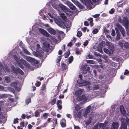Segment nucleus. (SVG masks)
<instances>
[{"mask_svg":"<svg viewBox=\"0 0 129 129\" xmlns=\"http://www.w3.org/2000/svg\"><path fill=\"white\" fill-rule=\"evenodd\" d=\"M43 49L44 50L47 52H49V50H51L52 47L50 46V44L47 42L43 43Z\"/></svg>","mask_w":129,"mask_h":129,"instance_id":"nucleus-1","label":"nucleus"},{"mask_svg":"<svg viewBox=\"0 0 129 129\" xmlns=\"http://www.w3.org/2000/svg\"><path fill=\"white\" fill-rule=\"evenodd\" d=\"M88 8H91L93 3L91 0H80Z\"/></svg>","mask_w":129,"mask_h":129,"instance_id":"nucleus-2","label":"nucleus"},{"mask_svg":"<svg viewBox=\"0 0 129 129\" xmlns=\"http://www.w3.org/2000/svg\"><path fill=\"white\" fill-rule=\"evenodd\" d=\"M122 22L123 23V26L125 28L129 27V22L128 18L124 17L123 18Z\"/></svg>","mask_w":129,"mask_h":129,"instance_id":"nucleus-3","label":"nucleus"},{"mask_svg":"<svg viewBox=\"0 0 129 129\" xmlns=\"http://www.w3.org/2000/svg\"><path fill=\"white\" fill-rule=\"evenodd\" d=\"M116 26L120 31L122 36L123 37L124 36H125V32L124 28L118 23L116 24Z\"/></svg>","mask_w":129,"mask_h":129,"instance_id":"nucleus-4","label":"nucleus"},{"mask_svg":"<svg viewBox=\"0 0 129 129\" xmlns=\"http://www.w3.org/2000/svg\"><path fill=\"white\" fill-rule=\"evenodd\" d=\"M77 83L79 84V86L81 87L86 86L90 84V82H82V81H79V80L77 81Z\"/></svg>","mask_w":129,"mask_h":129,"instance_id":"nucleus-5","label":"nucleus"},{"mask_svg":"<svg viewBox=\"0 0 129 129\" xmlns=\"http://www.w3.org/2000/svg\"><path fill=\"white\" fill-rule=\"evenodd\" d=\"M39 32L44 36L47 37H49L50 34L45 30L41 28H39Z\"/></svg>","mask_w":129,"mask_h":129,"instance_id":"nucleus-6","label":"nucleus"},{"mask_svg":"<svg viewBox=\"0 0 129 129\" xmlns=\"http://www.w3.org/2000/svg\"><path fill=\"white\" fill-rule=\"evenodd\" d=\"M90 68L87 64L84 65L82 68L83 70V73L84 74L87 73V72L88 71L90 70Z\"/></svg>","mask_w":129,"mask_h":129,"instance_id":"nucleus-7","label":"nucleus"},{"mask_svg":"<svg viewBox=\"0 0 129 129\" xmlns=\"http://www.w3.org/2000/svg\"><path fill=\"white\" fill-rule=\"evenodd\" d=\"M107 46L108 47V48L110 51V53H111L112 54L114 50L113 44L109 42Z\"/></svg>","mask_w":129,"mask_h":129,"instance_id":"nucleus-8","label":"nucleus"},{"mask_svg":"<svg viewBox=\"0 0 129 129\" xmlns=\"http://www.w3.org/2000/svg\"><path fill=\"white\" fill-rule=\"evenodd\" d=\"M119 126V123L115 122L112 123L111 129H118Z\"/></svg>","mask_w":129,"mask_h":129,"instance_id":"nucleus-9","label":"nucleus"},{"mask_svg":"<svg viewBox=\"0 0 129 129\" xmlns=\"http://www.w3.org/2000/svg\"><path fill=\"white\" fill-rule=\"evenodd\" d=\"M21 62L27 67L29 68H31L30 65L22 58H21Z\"/></svg>","mask_w":129,"mask_h":129,"instance_id":"nucleus-10","label":"nucleus"},{"mask_svg":"<svg viewBox=\"0 0 129 129\" xmlns=\"http://www.w3.org/2000/svg\"><path fill=\"white\" fill-rule=\"evenodd\" d=\"M91 106H89L87 107L84 113V117L86 116L87 114L90 112Z\"/></svg>","mask_w":129,"mask_h":129,"instance_id":"nucleus-11","label":"nucleus"},{"mask_svg":"<svg viewBox=\"0 0 129 129\" xmlns=\"http://www.w3.org/2000/svg\"><path fill=\"white\" fill-rule=\"evenodd\" d=\"M84 90L83 89H79L77 90L75 92V95L76 96H79L83 93Z\"/></svg>","mask_w":129,"mask_h":129,"instance_id":"nucleus-12","label":"nucleus"},{"mask_svg":"<svg viewBox=\"0 0 129 129\" xmlns=\"http://www.w3.org/2000/svg\"><path fill=\"white\" fill-rule=\"evenodd\" d=\"M76 100L78 101H80L82 100L86 101V99L85 95H83L82 96H77L76 98Z\"/></svg>","mask_w":129,"mask_h":129,"instance_id":"nucleus-13","label":"nucleus"},{"mask_svg":"<svg viewBox=\"0 0 129 129\" xmlns=\"http://www.w3.org/2000/svg\"><path fill=\"white\" fill-rule=\"evenodd\" d=\"M47 30L51 34L55 35L56 34V31L51 28H47Z\"/></svg>","mask_w":129,"mask_h":129,"instance_id":"nucleus-14","label":"nucleus"},{"mask_svg":"<svg viewBox=\"0 0 129 129\" xmlns=\"http://www.w3.org/2000/svg\"><path fill=\"white\" fill-rule=\"evenodd\" d=\"M59 7L64 11H67L68 9L64 5L62 4H60L59 5Z\"/></svg>","mask_w":129,"mask_h":129,"instance_id":"nucleus-15","label":"nucleus"},{"mask_svg":"<svg viewBox=\"0 0 129 129\" xmlns=\"http://www.w3.org/2000/svg\"><path fill=\"white\" fill-rule=\"evenodd\" d=\"M74 115L75 117H77L79 118H81V113L80 111L78 113L76 112H74Z\"/></svg>","mask_w":129,"mask_h":129,"instance_id":"nucleus-16","label":"nucleus"},{"mask_svg":"<svg viewBox=\"0 0 129 129\" xmlns=\"http://www.w3.org/2000/svg\"><path fill=\"white\" fill-rule=\"evenodd\" d=\"M66 121L64 119L61 120L60 122L61 126L62 127H64L66 126Z\"/></svg>","mask_w":129,"mask_h":129,"instance_id":"nucleus-17","label":"nucleus"},{"mask_svg":"<svg viewBox=\"0 0 129 129\" xmlns=\"http://www.w3.org/2000/svg\"><path fill=\"white\" fill-rule=\"evenodd\" d=\"M64 25L67 28L70 27V22L64 21V22H62Z\"/></svg>","mask_w":129,"mask_h":129,"instance_id":"nucleus-18","label":"nucleus"},{"mask_svg":"<svg viewBox=\"0 0 129 129\" xmlns=\"http://www.w3.org/2000/svg\"><path fill=\"white\" fill-rule=\"evenodd\" d=\"M35 56L39 57L40 59H42L43 58L42 55L39 52H36L35 54Z\"/></svg>","mask_w":129,"mask_h":129,"instance_id":"nucleus-19","label":"nucleus"},{"mask_svg":"<svg viewBox=\"0 0 129 129\" xmlns=\"http://www.w3.org/2000/svg\"><path fill=\"white\" fill-rule=\"evenodd\" d=\"M55 22L57 23L59 26L61 27L64 29L65 28V27L63 23H62V22L61 21V22L60 23V22H58V21L57 22L55 21Z\"/></svg>","mask_w":129,"mask_h":129,"instance_id":"nucleus-20","label":"nucleus"},{"mask_svg":"<svg viewBox=\"0 0 129 129\" xmlns=\"http://www.w3.org/2000/svg\"><path fill=\"white\" fill-rule=\"evenodd\" d=\"M3 68H0V75L1 76H3L6 74V72Z\"/></svg>","mask_w":129,"mask_h":129,"instance_id":"nucleus-21","label":"nucleus"},{"mask_svg":"<svg viewBox=\"0 0 129 129\" xmlns=\"http://www.w3.org/2000/svg\"><path fill=\"white\" fill-rule=\"evenodd\" d=\"M119 129H127L126 123H121V126Z\"/></svg>","mask_w":129,"mask_h":129,"instance_id":"nucleus-22","label":"nucleus"},{"mask_svg":"<svg viewBox=\"0 0 129 129\" xmlns=\"http://www.w3.org/2000/svg\"><path fill=\"white\" fill-rule=\"evenodd\" d=\"M39 112L37 110L35 112V116L36 117L39 116L40 115L39 113L42 112V111L41 109L39 110Z\"/></svg>","mask_w":129,"mask_h":129,"instance_id":"nucleus-23","label":"nucleus"},{"mask_svg":"<svg viewBox=\"0 0 129 129\" xmlns=\"http://www.w3.org/2000/svg\"><path fill=\"white\" fill-rule=\"evenodd\" d=\"M115 30L117 33V35L116 38L117 40H119L120 38V34L118 31V30L117 28H116Z\"/></svg>","mask_w":129,"mask_h":129,"instance_id":"nucleus-24","label":"nucleus"},{"mask_svg":"<svg viewBox=\"0 0 129 129\" xmlns=\"http://www.w3.org/2000/svg\"><path fill=\"white\" fill-rule=\"evenodd\" d=\"M102 45L101 43L99 44V46L98 47V49L99 51L101 53H102L103 52L102 49Z\"/></svg>","mask_w":129,"mask_h":129,"instance_id":"nucleus-25","label":"nucleus"},{"mask_svg":"<svg viewBox=\"0 0 129 129\" xmlns=\"http://www.w3.org/2000/svg\"><path fill=\"white\" fill-rule=\"evenodd\" d=\"M13 57L17 63H19L20 62H21V59H20L19 57H17L16 55H14Z\"/></svg>","mask_w":129,"mask_h":129,"instance_id":"nucleus-26","label":"nucleus"},{"mask_svg":"<svg viewBox=\"0 0 129 129\" xmlns=\"http://www.w3.org/2000/svg\"><path fill=\"white\" fill-rule=\"evenodd\" d=\"M80 104H78L76 105L75 107V109L77 112L81 108Z\"/></svg>","mask_w":129,"mask_h":129,"instance_id":"nucleus-27","label":"nucleus"},{"mask_svg":"<svg viewBox=\"0 0 129 129\" xmlns=\"http://www.w3.org/2000/svg\"><path fill=\"white\" fill-rule=\"evenodd\" d=\"M16 71V72H18L19 73L22 75H23L24 74V72L23 71L19 68H17Z\"/></svg>","mask_w":129,"mask_h":129,"instance_id":"nucleus-28","label":"nucleus"},{"mask_svg":"<svg viewBox=\"0 0 129 129\" xmlns=\"http://www.w3.org/2000/svg\"><path fill=\"white\" fill-rule=\"evenodd\" d=\"M60 16L62 18V19L64 21L66 20L67 19V17L65 16V14L64 13H61L60 14Z\"/></svg>","mask_w":129,"mask_h":129,"instance_id":"nucleus-29","label":"nucleus"},{"mask_svg":"<svg viewBox=\"0 0 129 129\" xmlns=\"http://www.w3.org/2000/svg\"><path fill=\"white\" fill-rule=\"evenodd\" d=\"M34 58L31 57H28L26 58V59L27 61L32 63L33 60H34Z\"/></svg>","mask_w":129,"mask_h":129,"instance_id":"nucleus-30","label":"nucleus"},{"mask_svg":"<svg viewBox=\"0 0 129 129\" xmlns=\"http://www.w3.org/2000/svg\"><path fill=\"white\" fill-rule=\"evenodd\" d=\"M99 88V84L95 85L93 86L92 89L93 90H96Z\"/></svg>","mask_w":129,"mask_h":129,"instance_id":"nucleus-31","label":"nucleus"},{"mask_svg":"<svg viewBox=\"0 0 129 129\" xmlns=\"http://www.w3.org/2000/svg\"><path fill=\"white\" fill-rule=\"evenodd\" d=\"M88 20L90 21V26L91 27L93 26V19L92 18L90 17L88 19Z\"/></svg>","mask_w":129,"mask_h":129,"instance_id":"nucleus-32","label":"nucleus"},{"mask_svg":"<svg viewBox=\"0 0 129 129\" xmlns=\"http://www.w3.org/2000/svg\"><path fill=\"white\" fill-rule=\"evenodd\" d=\"M76 5H77L78 7L80 9H82L83 8V7L82 5L79 2H76Z\"/></svg>","mask_w":129,"mask_h":129,"instance_id":"nucleus-33","label":"nucleus"},{"mask_svg":"<svg viewBox=\"0 0 129 129\" xmlns=\"http://www.w3.org/2000/svg\"><path fill=\"white\" fill-rule=\"evenodd\" d=\"M69 7L72 10H75L76 9L75 6L71 3L69 5Z\"/></svg>","mask_w":129,"mask_h":129,"instance_id":"nucleus-34","label":"nucleus"},{"mask_svg":"<svg viewBox=\"0 0 129 129\" xmlns=\"http://www.w3.org/2000/svg\"><path fill=\"white\" fill-rule=\"evenodd\" d=\"M56 101V99L55 98H53L51 101L50 103L51 105H53L55 104Z\"/></svg>","mask_w":129,"mask_h":129,"instance_id":"nucleus-35","label":"nucleus"},{"mask_svg":"<svg viewBox=\"0 0 129 129\" xmlns=\"http://www.w3.org/2000/svg\"><path fill=\"white\" fill-rule=\"evenodd\" d=\"M61 66L63 70H65L67 69V67L66 64L63 63L61 64Z\"/></svg>","mask_w":129,"mask_h":129,"instance_id":"nucleus-36","label":"nucleus"},{"mask_svg":"<svg viewBox=\"0 0 129 129\" xmlns=\"http://www.w3.org/2000/svg\"><path fill=\"white\" fill-rule=\"evenodd\" d=\"M104 52L106 53L107 54H111V53H110V51L107 48H104Z\"/></svg>","mask_w":129,"mask_h":129,"instance_id":"nucleus-37","label":"nucleus"},{"mask_svg":"<svg viewBox=\"0 0 129 129\" xmlns=\"http://www.w3.org/2000/svg\"><path fill=\"white\" fill-rule=\"evenodd\" d=\"M87 63H90L91 64H95V61L94 60H86Z\"/></svg>","mask_w":129,"mask_h":129,"instance_id":"nucleus-38","label":"nucleus"},{"mask_svg":"<svg viewBox=\"0 0 129 129\" xmlns=\"http://www.w3.org/2000/svg\"><path fill=\"white\" fill-rule=\"evenodd\" d=\"M19 46L20 47L22 48V49H23L24 48L25 46L22 43V42L21 41L19 43Z\"/></svg>","mask_w":129,"mask_h":129,"instance_id":"nucleus-39","label":"nucleus"},{"mask_svg":"<svg viewBox=\"0 0 129 129\" xmlns=\"http://www.w3.org/2000/svg\"><path fill=\"white\" fill-rule=\"evenodd\" d=\"M73 60V57L72 56H70L69 58L68 62L71 63L72 62Z\"/></svg>","mask_w":129,"mask_h":129,"instance_id":"nucleus-40","label":"nucleus"},{"mask_svg":"<svg viewBox=\"0 0 129 129\" xmlns=\"http://www.w3.org/2000/svg\"><path fill=\"white\" fill-rule=\"evenodd\" d=\"M5 79L7 83H9L11 82L10 79L8 77H5Z\"/></svg>","mask_w":129,"mask_h":129,"instance_id":"nucleus-41","label":"nucleus"},{"mask_svg":"<svg viewBox=\"0 0 129 129\" xmlns=\"http://www.w3.org/2000/svg\"><path fill=\"white\" fill-rule=\"evenodd\" d=\"M119 46L122 49H123V48L124 46L123 45V44L122 42L121 41H119L118 43Z\"/></svg>","mask_w":129,"mask_h":129,"instance_id":"nucleus-42","label":"nucleus"},{"mask_svg":"<svg viewBox=\"0 0 129 129\" xmlns=\"http://www.w3.org/2000/svg\"><path fill=\"white\" fill-rule=\"evenodd\" d=\"M124 46L125 48H129V43L127 42L125 43Z\"/></svg>","mask_w":129,"mask_h":129,"instance_id":"nucleus-43","label":"nucleus"},{"mask_svg":"<svg viewBox=\"0 0 129 129\" xmlns=\"http://www.w3.org/2000/svg\"><path fill=\"white\" fill-rule=\"evenodd\" d=\"M23 50L24 52L26 54L29 55H30L31 54L26 49H25V48L23 49Z\"/></svg>","mask_w":129,"mask_h":129,"instance_id":"nucleus-44","label":"nucleus"},{"mask_svg":"<svg viewBox=\"0 0 129 129\" xmlns=\"http://www.w3.org/2000/svg\"><path fill=\"white\" fill-rule=\"evenodd\" d=\"M31 98H30L29 97L27 99H26V104H28L29 103L31 102Z\"/></svg>","mask_w":129,"mask_h":129,"instance_id":"nucleus-45","label":"nucleus"},{"mask_svg":"<svg viewBox=\"0 0 129 129\" xmlns=\"http://www.w3.org/2000/svg\"><path fill=\"white\" fill-rule=\"evenodd\" d=\"M48 114L47 113H44L43 115L44 119H46L48 116Z\"/></svg>","mask_w":129,"mask_h":129,"instance_id":"nucleus-46","label":"nucleus"},{"mask_svg":"<svg viewBox=\"0 0 129 129\" xmlns=\"http://www.w3.org/2000/svg\"><path fill=\"white\" fill-rule=\"evenodd\" d=\"M82 35V32L80 31H78L77 32V36L78 37H80Z\"/></svg>","mask_w":129,"mask_h":129,"instance_id":"nucleus-47","label":"nucleus"},{"mask_svg":"<svg viewBox=\"0 0 129 129\" xmlns=\"http://www.w3.org/2000/svg\"><path fill=\"white\" fill-rule=\"evenodd\" d=\"M70 54V52L69 51L66 52L65 53V58H67L69 56Z\"/></svg>","mask_w":129,"mask_h":129,"instance_id":"nucleus-48","label":"nucleus"},{"mask_svg":"<svg viewBox=\"0 0 129 129\" xmlns=\"http://www.w3.org/2000/svg\"><path fill=\"white\" fill-rule=\"evenodd\" d=\"M120 109L121 111L122 112V111H124V112L126 113V112L124 110V108L123 106L122 105H121L120 108Z\"/></svg>","mask_w":129,"mask_h":129,"instance_id":"nucleus-49","label":"nucleus"},{"mask_svg":"<svg viewBox=\"0 0 129 129\" xmlns=\"http://www.w3.org/2000/svg\"><path fill=\"white\" fill-rule=\"evenodd\" d=\"M41 84V82H40L38 81L35 83V85L37 87H39Z\"/></svg>","mask_w":129,"mask_h":129,"instance_id":"nucleus-50","label":"nucleus"},{"mask_svg":"<svg viewBox=\"0 0 129 129\" xmlns=\"http://www.w3.org/2000/svg\"><path fill=\"white\" fill-rule=\"evenodd\" d=\"M62 59V57L61 56H59L58 57V58L57 59L56 62L57 63L59 62Z\"/></svg>","mask_w":129,"mask_h":129,"instance_id":"nucleus-51","label":"nucleus"},{"mask_svg":"<svg viewBox=\"0 0 129 129\" xmlns=\"http://www.w3.org/2000/svg\"><path fill=\"white\" fill-rule=\"evenodd\" d=\"M18 119L17 118L14 119V120L13 123L14 124L17 123L18 122Z\"/></svg>","mask_w":129,"mask_h":129,"instance_id":"nucleus-52","label":"nucleus"},{"mask_svg":"<svg viewBox=\"0 0 129 129\" xmlns=\"http://www.w3.org/2000/svg\"><path fill=\"white\" fill-rule=\"evenodd\" d=\"M18 64V65L20 67L21 69H23L24 67L22 65L21 63L20 62H19V63H17Z\"/></svg>","mask_w":129,"mask_h":129,"instance_id":"nucleus-53","label":"nucleus"},{"mask_svg":"<svg viewBox=\"0 0 129 129\" xmlns=\"http://www.w3.org/2000/svg\"><path fill=\"white\" fill-rule=\"evenodd\" d=\"M64 32L62 31H58V34L59 35H64Z\"/></svg>","mask_w":129,"mask_h":129,"instance_id":"nucleus-54","label":"nucleus"},{"mask_svg":"<svg viewBox=\"0 0 129 129\" xmlns=\"http://www.w3.org/2000/svg\"><path fill=\"white\" fill-rule=\"evenodd\" d=\"M88 41L87 40H86L84 43L83 45L85 46H86L88 44Z\"/></svg>","mask_w":129,"mask_h":129,"instance_id":"nucleus-55","label":"nucleus"},{"mask_svg":"<svg viewBox=\"0 0 129 129\" xmlns=\"http://www.w3.org/2000/svg\"><path fill=\"white\" fill-rule=\"evenodd\" d=\"M98 30L97 29L95 28L92 31V33L94 34H96L98 32Z\"/></svg>","mask_w":129,"mask_h":129,"instance_id":"nucleus-56","label":"nucleus"},{"mask_svg":"<svg viewBox=\"0 0 129 129\" xmlns=\"http://www.w3.org/2000/svg\"><path fill=\"white\" fill-rule=\"evenodd\" d=\"M112 36H114L115 35V30L114 29H112V32L111 34Z\"/></svg>","mask_w":129,"mask_h":129,"instance_id":"nucleus-57","label":"nucleus"},{"mask_svg":"<svg viewBox=\"0 0 129 129\" xmlns=\"http://www.w3.org/2000/svg\"><path fill=\"white\" fill-rule=\"evenodd\" d=\"M79 77L80 78V80L79 81H82L83 79H82V76L81 74H80L79 75Z\"/></svg>","mask_w":129,"mask_h":129,"instance_id":"nucleus-58","label":"nucleus"},{"mask_svg":"<svg viewBox=\"0 0 129 129\" xmlns=\"http://www.w3.org/2000/svg\"><path fill=\"white\" fill-rule=\"evenodd\" d=\"M124 74L125 75H126L127 74H129V71L127 69L125 70V72L124 73Z\"/></svg>","mask_w":129,"mask_h":129,"instance_id":"nucleus-59","label":"nucleus"},{"mask_svg":"<svg viewBox=\"0 0 129 129\" xmlns=\"http://www.w3.org/2000/svg\"><path fill=\"white\" fill-rule=\"evenodd\" d=\"M125 119L123 117L121 118V121L122 122L121 123H126L125 122Z\"/></svg>","mask_w":129,"mask_h":129,"instance_id":"nucleus-60","label":"nucleus"},{"mask_svg":"<svg viewBox=\"0 0 129 129\" xmlns=\"http://www.w3.org/2000/svg\"><path fill=\"white\" fill-rule=\"evenodd\" d=\"M114 12V11L112 9H111L109 11L110 14H112Z\"/></svg>","mask_w":129,"mask_h":129,"instance_id":"nucleus-61","label":"nucleus"},{"mask_svg":"<svg viewBox=\"0 0 129 129\" xmlns=\"http://www.w3.org/2000/svg\"><path fill=\"white\" fill-rule=\"evenodd\" d=\"M100 16V14H96L92 16L95 18H97L98 17Z\"/></svg>","mask_w":129,"mask_h":129,"instance_id":"nucleus-62","label":"nucleus"},{"mask_svg":"<svg viewBox=\"0 0 129 129\" xmlns=\"http://www.w3.org/2000/svg\"><path fill=\"white\" fill-rule=\"evenodd\" d=\"M126 31V34L127 36H129V27L128 28H125Z\"/></svg>","mask_w":129,"mask_h":129,"instance_id":"nucleus-63","label":"nucleus"},{"mask_svg":"<svg viewBox=\"0 0 129 129\" xmlns=\"http://www.w3.org/2000/svg\"><path fill=\"white\" fill-rule=\"evenodd\" d=\"M84 25L85 26H88L89 25V23L87 21H85L84 22Z\"/></svg>","mask_w":129,"mask_h":129,"instance_id":"nucleus-64","label":"nucleus"}]
</instances>
